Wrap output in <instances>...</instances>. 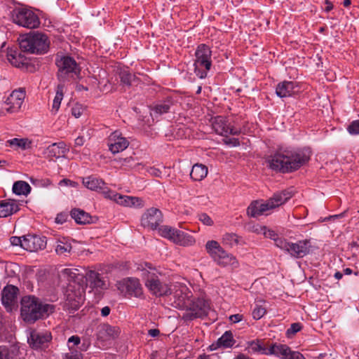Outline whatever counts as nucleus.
Returning <instances> with one entry per match:
<instances>
[{
  "instance_id": "f257e3e1",
  "label": "nucleus",
  "mask_w": 359,
  "mask_h": 359,
  "mask_svg": "<svg viewBox=\"0 0 359 359\" xmlns=\"http://www.w3.org/2000/svg\"><path fill=\"white\" fill-rule=\"evenodd\" d=\"M311 157L309 149H279L266 161L267 166L282 173L292 172L307 163Z\"/></svg>"
},
{
  "instance_id": "f03ea898",
  "label": "nucleus",
  "mask_w": 359,
  "mask_h": 359,
  "mask_svg": "<svg viewBox=\"0 0 359 359\" xmlns=\"http://www.w3.org/2000/svg\"><path fill=\"white\" fill-rule=\"evenodd\" d=\"M54 311V306L43 304L34 296H25L21 300V316L27 323H34L39 319L48 316Z\"/></svg>"
},
{
  "instance_id": "7ed1b4c3",
  "label": "nucleus",
  "mask_w": 359,
  "mask_h": 359,
  "mask_svg": "<svg viewBox=\"0 0 359 359\" xmlns=\"http://www.w3.org/2000/svg\"><path fill=\"white\" fill-rule=\"evenodd\" d=\"M137 269L142 272L141 276L145 281V286L152 294L162 297L171 294V288L159 278L151 264L145 262L140 264Z\"/></svg>"
},
{
  "instance_id": "20e7f679",
  "label": "nucleus",
  "mask_w": 359,
  "mask_h": 359,
  "mask_svg": "<svg viewBox=\"0 0 359 359\" xmlns=\"http://www.w3.org/2000/svg\"><path fill=\"white\" fill-rule=\"evenodd\" d=\"M77 271L75 269H64L60 274V279L66 280L69 283L66 294L67 300L68 302H72V305L75 307L84 301L83 288L75 283V279L78 275Z\"/></svg>"
},
{
  "instance_id": "39448f33",
  "label": "nucleus",
  "mask_w": 359,
  "mask_h": 359,
  "mask_svg": "<svg viewBox=\"0 0 359 359\" xmlns=\"http://www.w3.org/2000/svg\"><path fill=\"white\" fill-rule=\"evenodd\" d=\"M19 45L23 52L43 54L48 51L49 41L46 34L40 32H32L22 36Z\"/></svg>"
},
{
  "instance_id": "423d86ee",
  "label": "nucleus",
  "mask_w": 359,
  "mask_h": 359,
  "mask_svg": "<svg viewBox=\"0 0 359 359\" xmlns=\"http://www.w3.org/2000/svg\"><path fill=\"white\" fill-rule=\"evenodd\" d=\"M194 73L199 79H205L212 67V50L204 43L199 44L195 51Z\"/></svg>"
},
{
  "instance_id": "0eeeda50",
  "label": "nucleus",
  "mask_w": 359,
  "mask_h": 359,
  "mask_svg": "<svg viewBox=\"0 0 359 359\" xmlns=\"http://www.w3.org/2000/svg\"><path fill=\"white\" fill-rule=\"evenodd\" d=\"M205 250L219 266L222 267L230 266L233 269L239 266V263L236 257L225 251L217 241H208L205 244Z\"/></svg>"
},
{
  "instance_id": "6e6552de",
  "label": "nucleus",
  "mask_w": 359,
  "mask_h": 359,
  "mask_svg": "<svg viewBox=\"0 0 359 359\" xmlns=\"http://www.w3.org/2000/svg\"><path fill=\"white\" fill-rule=\"evenodd\" d=\"M56 65L58 67L57 78L62 83L76 79L80 74V68L72 57H62L57 60Z\"/></svg>"
},
{
  "instance_id": "1a4fd4ad",
  "label": "nucleus",
  "mask_w": 359,
  "mask_h": 359,
  "mask_svg": "<svg viewBox=\"0 0 359 359\" xmlns=\"http://www.w3.org/2000/svg\"><path fill=\"white\" fill-rule=\"evenodd\" d=\"M276 246L285 250L294 258H302L310 252L311 247L309 240H301L297 243L288 242L286 239L276 241Z\"/></svg>"
},
{
  "instance_id": "9d476101",
  "label": "nucleus",
  "mask_w": 359,
  "mask_h": 359,
  "mask_svg": "<svg viewBox=\"0 0 359 359\" xmlns=\"http://www.w3.org/2000/svg\"><path fill=\"white\" fill-rule=\"evenodd\" d=\"M184 310L185 312L182 316V320L191 321L196 318L206 316L210 310V305L203 298L191 299Z\"/></svg>"
},
{
  "instance_id": "9b49d317",
  "label": "nucleus",
  "mask_w": 359,
  "mask_h": 359,
  "mask_svg": "<svg viewBox=\"0 0 359 359\" xmlns=\"http://www.w3.org/2000/svg\"><path fill=\"white\" fill-rule=\"evenodd\" d=\"M11 18L14 23L28 29L36 28L40 20L37 15L27 8H15L11 12Z\"/></svg>"
},
{
  "instance_id": "f8f14e48",
  "label": "nucleus",
  "mask_w": 359,
  "mask_h": 359,
  "mask_svg": "<svg viewBox=\"0 0 359 359\" xmlns=\"http://www.w3.org/2000/svg\"><path fill=\"white\" fill-rule=\"evenodd\" d=\"M158 233L162 237L180 245L189 246L195 243V239L192 236L168 225L160 226Z\"/></svg>"
},
{
  "instance_id": "ddd939ff",
  "label": "nucleus",
  "mask_w": 359,
  "mask_h": 359,
  "mask_svg": "<svg viewBox=\"0 0 359 359\" xmlns=\"http://www.w3.org/2000/svg\"><path fill=\"white\" fill-rule=\"evenodd\" d=\"M172 291V289H171ZM173 302L172 305L178 309H184L192 297L191 292L184 284L177 283L172 289Z\"/></svg>"
},
{
  "instance_id": "4468645a",
  "label": "nucleus",
  "mask_w": 359,
  "mask_h": 359,
  "mask_svg": "<svg viewBox=\"0 0 359 359\" xmlns=\"http://www.w3.org/2000/svg\"><path fill=\"white\" fill-rule=\"evenodd\" d=\"M117 288L126 296L140 297L142 295V287L140 280L135 278H127L118 281Z\"/></svg>"
},
{
  "instance_id": "2eb2a0df",
  "label": "nucleus",
  "mask_w": 359,
  "mask_h": 359,
  "mask_svg": "<svg viewBox=\"0 0 359 359\" xmlns=\"http://www.w3.org/2000/svg\"><path fill=\"white\" fill-rule=\"evenodd\" d=\"M264 354L273 355L281 359H304L301 353L292 351L287 345L276 343L271 344Z\"/></svg>"
},
{
  "instance_id": "dca6fc26",
  "label": "nucleus",
  "mask_w": 359,
  "mask_h": 359,
  "mask_svg": "<svg viewBox=\"0 0 359 359\" xmlns=\"http://www.w3.org/2000/svg\"><path fill=\"white\" fill-rule=\"evenodd\" d=\"M212 129L219 135L227 137L229 135H238L241 130L231 126L228 119L222 116H218L212 119Z\"/></svg>"
},
{
  "instance_id": "f3484780",
  "label": "nucleus",
  "mask_w": 359,
  "mask_h": 359,
  "mask_svg": "<svg viewBox=\"0 0 359 359\" xmlns=\"http://www.w3.org/2000/svg\"><path fill=\"white\" fill-rule=\"evenodd\" d=\"M25 98V90L23 88L14 90L4 102V109L9 113L18 112Z\"/></svg>"
},
{
  "instance_id": "a211bd4d",
  "label": "nucleus",
  "mask_w": 359,
  "mask_h": 359,
  "mask_svg": "<svg viewBox=\"0 0 359 359\" xmlns=\"http://www.w3.org/2000/svg\"><path fill=\"white\" fill-rule=\"evenodd\" d=\"M163 222V215L160 210L151 208L142 215L141 225L144 228L156 229Z\"/></svg>"
},
{
  "instance_id": "6ab92c4d",
  "label": "nucleus",
  "mask_w": 359,
  "mask_h": 359,
  "mask_svg": "<svg viewBox=\"0 0 359 359\" xmlns=\"http://www.w3.org/2000/svg\"><path fill=\"white\" fill-rule=\"evenodd\" d=\"M104 192L105 198L113 200L119 205L137 208L143 206L142 200L138 197L123 196L111 190Z\"/></svg>"
},
{
  "instance_id": "aec40b11",
  "label": "nucleus",
  "mask_w": 359,
  "mask_h": 359,
  "mask_svg": "<svg viewBox=\"0 0 359 359\" xmlns=\"http://www.w3.org/2000/svg\"><path fill=\"white\" fill-rule=\"evenodd\" d=\"M129 144L127 138L123 137L118 130L111 133L107 138L109 150L114 154L124 151L128 148Z\"/></svg>"
},
{
  "instance_id": "412c9836",
  "label": "nucleus",
  "mask_w": 359,
  "mask_h": 359,
  "mask_svg": "<svg viewBox=\"0 0 359 359\" xmlns=\"http://www.w3.org/2000/svg\"><path fill=\"white\" fill-rule=\"evenodd\" d=\"M51 339L52 336L50 332L48 331L38 332L34 330L30 333L28 342L32 348L38 350L46 348Z\"/></svg>"
},
{
  "instance_id": "4be33fe9",
  "label": "nucleus",
  "mask_w": 359,
  "mask_h": 359,
  "mask_svg": "<svg viewBox=\"0 0 359 359\" xmlns=\"http://www.w3.org/2000/svg\"><path fill=\"white\" fill-rule=\"evenodd\" d=\"M46 246V238L44 236L28 234L22 236V248L27 251L36 252L43 250Z\"/></svg>"
},
{
  "instance_id": "5701e85b",
  "label": "nucleus",
  "mask_w": 359,
  "mask_h": 359,
  "mask_svg": "<svg viewBox=\"0 0 359 359\" xmlns=\"http://www.w3.org/2000/svg\"><path fill=\"white\" fill-rule=\"evenodd\" d=\"M300 91V86L297 81H284L279 83L276 88V95L281 98L293 96Z\"/></svg>"
},
{
  "instance_id": "b1692460",
  "label": "nucleus",
  "mask_w": 359,
  "mask_h": 359,
  "mask_svg": "<svg viewBox=\"0 0 359 359\" xmlns=\"http://www.w3.org/2000/svg\"><path fill=\"white\" fill-rule=\"evenodd\" d=\"M18 288L13 285L6 286L1 292V302L7 311H11L17 303Z\"/></svg>"
},
{
  "instance_id": "393cba45",
  "label": "nucleus",
  "mask_w": 359,
  "mask_h": 359,
  "mask_svg": "<svg viewBox=\"0 0 359 359\" xmlns=\"http://www.w3.org/2000/svg\"><path fill=\"white\" fill-rule=\"evenodd\" d=\"M83 184L92 191H102L104 195V191L109 190L106 186V183L100 178L93 175L83 178Z\"/></svg>"
},
{
  "instance_id": "a878e982",
  "label": "nucleus",
  "mask_w": 359,
  "mask_h": 359,
  "mask_svg": "<svg viewBox=\"0 0 359 359\" xmlns=\"http://www.w3.org/2000/svg\"><path fill=\"white\" fill-rule=\"evenodd\" d=\"M69 149L64 142H59L49 145L46 149V154L50 158H60L69 151Z\"/></svg>"
},
{
  "instance_id": "bb28decb",
  "label": "nucleus",
  "mask_w": 359,
  "mask_h": 359,
  "mask_svg": "<svg viewBox=\"0 0 359 359\" xmlns=\"http://www.w3.org/2000/svg\"><path fill=\"white\" fill-rule=\"evenodd\" d=\"M20 210L15 200L6 199L0 201V217H7Z\"/></svg>"
},
{
  "instance_id": "cd10ccee",
  "label": "nucleus",
  "mask_w": 359,
  "mask_h": 359,
  "mask_svg": "<svg viewBox=\"0 0 359 359\" xmlns=\"http://www.w3.org/2000/svg\"><path fill=\"white\" fill-rule=\"evenodd\" d=\"M87 280L90 287L96 291H101L107 288L106 282L101 278L100 274L94 271H90L88 273Z\"/></svg>"
},
{
  "instance_id": "c85d7f7f",
  "label": "nucleus",
  "mask_w": 359,
  "mask_h": 359,
  "mask_svg": "<svg viewBox=\"0 0 359 359\" xmlns=\"http://www.w3.org/2000/svg\"><path fill=\"white\" fill-rule=\"evenodd\" d=\"M236 343L233 334L231 331H226L217 341L216 345L212 344L210 350H215L217 348H231Z\"/></svg>"
},
{
  "instance_id": "c756f323",
  "label": "nucleus",
  "mask_w": 359,
  "mask_h": 359,
  "mask_svg": "<svg viewBox=\"0 0 359 359\" xmlns=\"http://www.w3.org/2000/svg\"><path fill=\"white\" fill-rule=\"evenodd\" d=\"M8 61L14 66L20 67L27 64L26 57L15 48H8L7 51Z\"/></svg>"
},
{
  "instance_id": "7c9ffc66",
  "label": "nucleus",
  "mask_w": 359,
  "mask_h": 359,
  "mask_svg": "<svg viewBox=\"0 0 359 359\" xmlns=\"http://www.w3.org/2000/svg\"><path fill=\"white\" fill-rule=\"evenodd\" d=\"M71 217L79 224H88L93 223L91 215L79 208H74L70 212Z\"/></svg>"
},
{
  "instance_id": "2f4dec72",
  "label": "nucleus",
  "mask_w": 359,
  "mask_h": 359,
  "mask_svg": "<svg viewBox=\"0 0 359 359\" xmlns=\"http://www.w3.org/2000/svg\"><path fill=\"white\" fill-rule=\"evenodd\" d=\"M292 196V192L285 190L275 193L269 200L273 208H275L286 203Z\"/></svg>"
},
{
  "instance_id": "473e14b6",
  "label": "nucleus",
  "mask_w": 359,
  "mask_h": 359,
  "mask_svg": "<svg viewBox=\"0 0 359 359\" xmlns=\"http://www.w3.org/2000/svg\"><path fill=\"white\" fill-rule=\"evenodd\" d=\"M207 175L208 168L200 163L194 165L190 172V177L194 181H201Z\"/></svg>"
},
{
  "instance_id": "72a5a7b5",
  "label": "nucleus",
  "mask_w": 359,
  "mask_h": 359,
  "mask_svg": "<svg viewBox=\"0 0 359 359\" xmlns=\"http://www.w3.org/2000/svg\"><path fill=\"white\" fill-rule=\"evenodd\" d=\"M13 191L16 195H28L31 191V187L25 181H17L13 185Z\"/></svg>"
},
{
  "instance_id": "f704fd0d",
  "label": "nucleus",
  "mask_w": 359,
  "mask_h": 359,
  "mask_svg": "<svg viewBox=\"0 0 359 359\" xmlns=\"http://www.w3.org/2000/svg\"><path fill=\"white\" fill-rule=\"evenodd\" d=\"M64 89H65L64 83H60L57 85V89H56V94L53 99L52 109H51V111L54 113H56L60 107L61 102L63 99Z\"/></svg>"
},
{
  "instance_id": "c9c22d12",
  "label": "nucleus",
  "mask_w": 359,
  "mask_h": 359,
  "mask_svg": "<svg viewBox=\"0 0 359 359\" xmlns=\"http://www.w3.org/2000/svg\"><path fill=\"white\" fill-rule=\"evenodd\" d=\"M246 350L251 354L257 353L264 354V352L268 351V348L264 346L260 341L253 340L248 342Z\"/></svg>"
},
{
  "instance_id": "e433bc0d",
  "label": "nucleus",
  "mask_w": 359,
  "mask_h": 359,
  "mask_svg": "<svg viewBox=\"0 0 359 359\" xmlns=\"http://www.w3.org/2000/svg\"><path fill=\"white\" fill-rule=\"evenodd\" d=\"M7 145L10 147H13L15 148H20L22 150H25L26 149L29 148L30 147L31 142L27 140L25 138L18 139V138H13L8 140L6 142Z\"/></svg>"
},
{
  "instance_id": "4c0bfd02",
  "label": "nucleus",
  "mask_w": 359,
  "mask_h": 359,
  "mask_svg": "<svg viewBox=\"0 0 359 359\" xmlns=\"http://www.w3.org/2000/svg\"><path fill=\"white\" fill-rule=\"evenodd\" d=\"M72 248L69 243L65 241H58L55 246V252L59 255L67 256L71 252Z\"/></svg>"
},
{
  "instance_id": "58836bf2",
  "label": "nucleus",
  "mask_w": 359,
  "mask_h": 359,
  "mask_svg": "<svg viewBox=\"0 0 359 359\" xmlns=\"http://www.w3.org/2000/svg\"><path fill=\"white\" fill-rule=\"evenodd\" d=\"M171 105L172 101L170 100H164L154 106L153 111L156 114H163L169 111Z\"/></svg>"
},
{
  "instance_id": "ea45409f",
  "label": "nucleus",
  "mask_w": 359,
  "mask_h": 359,
  "mask_svg": "<svg viewBox=\"0 0 359 359\" xmlns=\"http://www.w3.org/2000/svg\"><path fill=\"white\" fill-rule=\"evenodd\" d=\"M257 232H262L266 238H269L274 241V243L276 244V241L278 239H284L283 238L278 237L276 233L271 229H266V226H259V229L256 228L255 230Z\"/></svg>"
},
{
  "instance_id": "a19ab883",
  "label": "nucleus",
  "mask_w": 359,
  "mask_h": 359,
  "mask_svg": "<svg viewBox=\"0 0 359 359\" xmlns=\"http://www.w3.org/2000/svg\"><path fill=\"white\" fill-rule=\"evenodd\" d=\"M222 240H223V243L225 245H228L231 247H232L235 245H237L239 243V237L236 234L233 233H225L223 236Z\"/></svg>"
},
{
  "instance_id": "79ce46f5",
  "label": "nucleus",
  "mask_w": 359,
  "mask_h": 359,
  "mask_svg": "<svg viewBox=\"0 0 359 359\" xmlns=\"http://www.w3.org/2000/svg\"><path fill=\"white\" fill-rule=\"evenodd\" d=\"M102 330L107 336L111 339L118 337L120 333V330L118 327L111 326L109 325H104Z\"/></svg>"
},
{
  "instance_id": "37998d69",
  "label": "nucleus",
  "mask_w": 359,
  "mask_h": 359,
  "mask_svg": "<svg viewBox=\"0 0 359 359\" xmlns=\"http://www.w3.org/2000/svg\"><path fill=\"white\" fill-rule=\"evenodd\" d=\"M121 83L126 86H130L133 81L135 79V75L128 71H123L120 73Z\"/></svg>"
},
{
  "instance_id": "c03bdc74",
  "label": "nucleus",
  "mask_w": 359,
  "mask_h": 359,
  "mask_svg": "<svg viewBox=\"0 0 359 359\" xmlns=\"http://www.w3.org/2000/svg\"><path fill=\"white\" fill-rule=\"evenodd\" d=\"M266 309L265 306L256 304L252 311V316L255 320H259L266 314Z\"/></svg>"
},
{
  "instance_id": "a18cd8bd",
  "label": "nucleus",
  "mask_w": 359,
  "mask_h": 359,
  "mask_svg": "<svg viewBox=\"0 0 359 359\" xmlns=\"http://www.w3.org/2000/svg\"><path fill=\"white\" fill-rule=\"evenodd\" d=\"M247 212L248 215L252 217L262 215L261 212H259V202H252L248 208Z\"/></svg>"
},
{
  "instance_id": "49530a36",
  "label": "nucleus",
  "mask_w": 359,
  "mask_h": 359,
  "mask_svg": "<svg viewBox=\"0 0 359 359\" xmlns=\"http://www.w3.org/2000/svg\"><path fill=\"white\" fill-rule=\"evenodd\" d=\"M302 328V325L300 323H294L291 324L290 327L286 331V336L288 338H291L296 333L299 332Z\"/></svg>"
},
{
  "instance_id": "de8ad7c7",
  "label": "nucleus",
  "mask_w": 359,
  "mask_h": 359,
  "mask_svg": "<svg viewBox=\"0 0 359 359\" xmlns=\"http://www.w3.org/2000/svg\"><path fill=\"white\" fill-rule=\"evenodd\" d=\"M351 135H359V120L353 121L347 128Z\"/></svg>"
},
{
  "instance_id": "09e8293b",
  "label": "nucleus",
  "mask_w": 359,
  "mask_h": 359,
  "mask_svg": "<svg viewBox=\"0 0 359 359\" xmlns=\"http://www.w3.org/2000/svg\"><path fill=\"white\" fill-rule=\"evenodd\" d=\"M259 212H261L262 215L264 214L267 210L273 209L269 200H268L266 203L259 202Z\"/></svg>"
},
{
  "instance_id": "8fccbe9b",
  "label": "nucleus",
  "mask_w": 359,
  "mask_h": 359,
  "mask_svg": "<svg viewBox=\"0 0 359 359\" xmlns=\"http://www.w3.org/2000/svg\"><path fill=\"white\" fill-rule=\"evenodd\" d=\"M199 220L203 224L207 226H211L213 224V221L206 213H202L199 215Z\"/></svg>"
},
{
  "instance_id": "3c124183",
  "label": "nucleus",
  "mask_w": 359,
  "mask_h": 359,
  "mask_svg": "<svg viewBox=\"0 0 359 359\" xmlns=\"http://www.w3.org/2000/svg\"><path fill=\"white\" fill-rule=\"evenodd\" d=\"M64 359H83V355L76 351H71L65 354Z\"/></svg>"
},
{
  "instance_id": "603ef678",
  "label": "nucleus",
  "mask_w": 359,
  "mask_h": 359,
  "mask_svg": "<svg viewBox=\"0 0 359 359\" xmlns=\"http://www.w3.org/2000/svg\"><path fill=\"white\" fill-rule=\"evenodd\" d=\"M10 241L13 246H20L22 248V237L12 236Z\"/></svg>"
},
{
  "instance_id": "864d4df0",
  "label": "nucleus",
  "mask_w": 359,
  "mask_h": 359,
  "mask_svg": "<svg viewBox=\"0 0 359 359\" xmlns=\"http://www.w3.org/2000/svg\"><path fill=\"white\" fill-rule=\"evenodd\" d=\"M0 359H9V351L6 346H0Z\"/></svg>"
},
{
  "instance_id": "5fc2aeb1",
  "label": "nucleus",
  "mask_w": 359,
  "mask_h": 359,
  "mask_svg": "<svg viewBox=\"0 0 359 359\" xmlns=\"http://www.w3.org/2000/svg\"><path fill=\"white\" fill-rule=\"evenodd\" d=\"M224 144L231 145L233 147H238L240 145V142L237 138H229L224 140Z\"/></svg>"
},
{
  "instance_id": "6e6d98bb",
  "label": "nucleus",
  "mask_w": 359,
  "mask_h": 359,
  "mask_svg": "<svg viewBox=\"0 0 359 359\" xmlns=\"http://www.w3.org/2000/svg\"><path fill=\"white\" fill-rule=\"evenodd\" d=\"M81 342L80 337L76 335H73L68 339V343H72L74 345H79Z\"/></svg>"
},
{
  "instance_id": "4d7b16f0",
  "label": "nucleus",
  "mask_w": 359,
  "mask_h": 359,
  "mask_svg": "<svg viewBox=\"0 0 359 359\" xmlns=\"http://www.w3.org/2000/svg\"><path fill=\"white\" fill-rule=\"evenodd\" d=\"M243 319V316L242 315H240V314H235V315H231L230 317H229V320L233 323H238L240 321H241Z\"/></svg>"
},
{
  "instance_id": "13d9d810",
  "label": "nucleus",
  "mask_w": 359,
  "mask_h": 359,
  "mask_svg": "<svg viewBox=\"0 0 359 359\" xmlns=\"http://www.w3.org/2000/svg\"><path fill=\"white\" fill-rule=\"evenodd\" d=\"M148 172H149L150 175L156 176V177H159L161 174V170L156 168H150L148 170Z\"/></svg>"
},
{
  "instance_id": "bf43d9fd",
  "label": "nucleus",
  "mask_w": 359,
  "mask_h": 359,
  "mask_svg": "<svg viewBox=\"0 0 359 359\" xmlns=\"http://www.w3.org/2000/svg\"><path fill=\"white\" fill-rule=\"evenodd\" d=\"M60 184H65V185L71 186V187H76V185L77 184L76 182H73L70 180H67V179H64V180H61Z\"/></svg>"
},
{
  "instance_id": "052dcab7",
  "label": "nucleus",
  "mask_w": 359,
  "mask_h": 359,
  "mask_svg": "<svg viewBox=\"0 0 359 359\" xmlns=\"http://www.w3.org/2000/svg\"><path fill=\"white\" fill-rule=\"evenodd\" d=\"M85 142L84 137L83 136H79L75 139L74 144L76 146L81 147L83 145Z\"/></svg>"
},
{
  "instance_id": "680f3d73",
  "label": "nucleus",
  "mask_w": 359,
  "mask_h": 359,
  "mask_svg": "<svg viewBox=\"0 0 359 359\" xmlns=\"http://www.w3.org/2000/svg\"><path fill=\"white\" fill-rule=\"evenodd\" d=\"M148 334L152 337H156L160 334V331L158 329H150L148 331Z\"/></svg>"
},
{
  "instance_id": "e2e57ef3",
  "label": "nucleus",
  "mask_w": 359,
  "mask_h": 359,
  "mask_svg": "<svg viewBox=\"0 0 359 359\" xmlns=\"http://www.w3.org/2000/svg\"><path fill=\"white\" fill-rule=\"evenodd\" d=\"M325 11L328 13L333 9V5L329 0H325Z\"/></svg>"
},
{
  "instance_id": "0e129e2a",
  "label": "nucleus",
  "mask_w": 359,
  "mask_h": 359,
  "mask_svg": "<svg viewBox=\"0 0 359 359\" xmlns=\"http://www.w3.org/2000/svg\"><path fill=\"white\" fill-rule=\"evenodd\" d=\"M72 114L74 116H75L76 118H79L81 116V112L80 111V109L77 108V107H73L72 109Z\"/></svg>"
},
{
  "instance_id": "69168bd1",
  "label": "nucleus",
  "mask_w": 359,
  "mask_h": 359,
  "mask_svg": "<svg viewBox=\"0 0 359 359\" xmlns=\"http://www.w3.org/2000/svg\"><path fill=\"white\" fill-rule=\"evenodd\" d=\"M110 308L109 306H104L101 309V315L104 317H106L110 313Z\"/></svg>"
},
{
  "instance_id": "338daca9",
  "label": "nucleus",
  "mask_w": 359,
  "mask_h": 359,
  "mask_svg": "<svg viewBox=\"0 0 359 359\" xmlns=\"http://www.w3.org/2000/svg\"><path fill=\"white\" fill-rule=\"evenodd\" d=\"M334 278L337 280H340L342 277H343V273L339 272V271H337L334 275Z\"/></svg>"
},
{
  "instance_id": "774afa93",
  "label": "nucleus",
  "mask_w": 359,
  "mask_h": 359,
  "mask_svg": "<svg viewBox=\"0 0 359 359\" xmlns=\"http://www.w3.org/2000/svg\"><path fill=\"white\" fill-rule=\"evenodd\" d=\"M236 359H252L249 358L248 356L244 355V354H240L238 355Z\"/></svg>"
}]
</instances>
